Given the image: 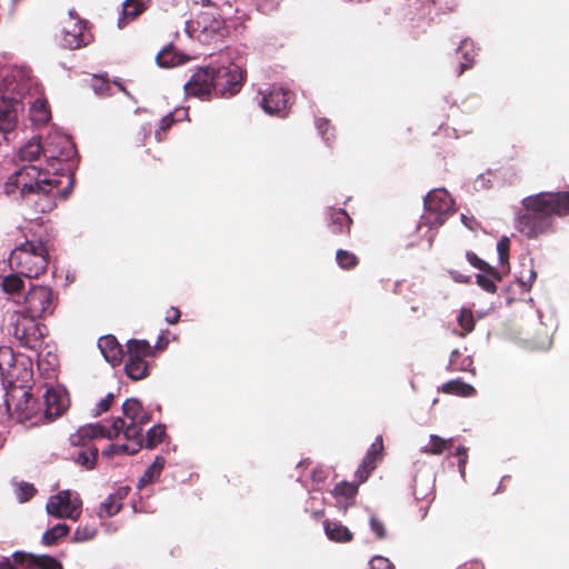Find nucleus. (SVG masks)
<instances>
[{"mask_svg": "<svg viewBox=\"0 0 569 569\" xmlns=\"http://www.w3.org/2000/svg\"><path fill=\"white\" fill-rule=\"evenodd\" d=\"M440 390L443 393L459 397H471L476 395V389L471 385L466 383L460 379L450 380L443 383Z\"/></svg>", "mask_w": 569, "mask_h": 569, "instance_id": "nucleus-25", "label": "nucleus"}, {"mask_svg": "<svg viewBox=\"0 0 569 569\" xmlns=\"http://www.w3.org/2000/svg\"><path fill=\"white\" fill-rule=\"evenodd\" d=\"M382 452H383L382 436H378L376 438V440L373 441V443L368 449V451L363 458V461L366 463H370L371 466L377 467V460H378V458H380L382 456Z\"/></svg>", "mask_w": 569, "mask_h": 569, "instance_id": "nucleus-37", "label": "nucleus"}, {"mask_svg": "<svg viewBox=\"0 0 569 569\" xmlns=\"http://www.w3.org/2000/svg\"><path fill=\"white\" fill-rule=\"evenodd\" d=\"M180 317H181V312L178 308L176 307H170L167 311H166V321L169 323V325H176L179 322L180 320Z\"/></svg>", "mask_w": 569, "mask_h": 569, "instance_id": "nucleus-54", "label": "nucleus"}, {"mask_svg": "<svg viewBox=\"0 0 569 569\" xmlns=\"http://www.w3.org/2000/svg\"><path fill=\"white\" fill-rule=\"evenodd\" d=\"M467 261L475 268L479 269L480 271H490L493 274H498V269L490 266L482 259H480L475 252L468 251L466 253Z\"/></svg>", "mask_w": 569, "mask_h": 569, "instance_id": "nucleus-42", "label": "nucleus"}, {"mask_svg": "<svg viewBox=\"0 0 569 569\" xmlns=\"http://www.w3.org/2000/svg\"><path fill=\"white\" fill-rule=\"evenodd\" d=\"M322 513H323V510H320V511L315 512V515H316V516H318V515H322Z\"/></svg>", "mask_w": 569, "mask_h": 569, "instance_id": "nucleus-61", "label": "nucleus"}, {"mask_svg": "<svg viewBox=\"0 0 569 569\" xmlns=\"http://www.w3.org/2000/svg\"><path fill=\"white\" fill-rule=\"evenodd\" d=\"M166 436L164 427L161 425L153 426L148 432L146 437V447L152 449L162 442Z\"/></svg>", "mask_w": 569, "mask_h": 569, "instance_id": "nucleus-40", "label": "nucleus"}, {"mask_svg": "<svg viewBox=\"0 0 569 569\" xmlns=\"http://www.w3.org/2000/svg\"><path fill=\"white\" fill-rule=\"evenodd\" d=\"M336 261L343 270H352L359 264V258L353 252L343 249L337 250Z\"/></svg>", "mask_w": 569, "mask_h": 569, "instance_id": "nucleus-34", "label": "nucleus"}, {"mask_svg": "<svg viewBox=\"0 0 569 569\" xmlns=\"http://www.w3.org/2000/svg\"><path fill=\"white\" fill-rule=\"evenodd\" d=\"M18 120L17 109L11 104H4L0 108V131L3 133L11 132Z\"/></svg>", "mask_w": 569, "mask_h": 569, "instance_id": "nucleus-27", "label": "nucleus"}, {"mask_svg": "<svg viewBox=\"0 0 569 569\" xmlns=\"http://www.w3.org/2000/svg\"><path fill=\"white\" fill-rule=\"evenodd\" d=\"M458 569H483V565L479 561H470L463 563Z\"/></svg>", "mask_w": 569, "mask_h": 569, "instance_id": "nucleus-57", "label": "nucleus"}, {"mask_svg": "<svg viewBox=\"0 0 569 569\" xmlns=\"http://www.w3.org/2000/svg\"><path fill=\"white\" fill-rule=\"evenodd\" d=\"M370 528L375 532L378 539H385L387 537V530L385 523L377 517L370 518Z\"/></svg>", "mask_w": 569, "mask_h": 569, "instance_id": "nucleus-51", "label": "nucleus"}, {"mask_svg": "<svg viewBox=\"0 0 569 569\" xmlns=\"http://www.w3.org/2000/svg\"><path fill=\"white\" fill-rule=\"evenodd\" d=\"M151 3V0H126L122 4V12L118 21V27L123 28L130 20L136 19L144 12Z\"/></svg>", "mask_w": 569, "mask_h": 569, "instance_id": "nucleus-21", "label": "nucleus"}, {"mask_svg": "<svg viewBox=\"0 0 569 569\" xmlns=\"http://www.w3.org/2000/svg\"><path fill=\"white\" fill-rule=\"evenodd\" d=\"M90 41V34L86 32V24L81 20L69 18L62 29L61 43L64 48L74 50L84 47Z\"/></svg>", "mask_w": 569, "mask_h": 569, "instance_id": "nucleus-17", "label": "nucleus"}, {"mask_svg": "<svg viewBox=\"0 0 569 569\" xmlns=\"http://www.w3.org/2000/svg\"><path fill=\"white\" fill-rule=\"evenodd\" d=\"M3 373L0 371V377L2 376Z\"/></svg>", "mask_w": 569, "mask_h": 569, "instance_id": "nucleus-62", "label": "nucleus"}, {"mask_svg": "<svg viewBox=\"0 0 569 569\" xmlns=\"http://www.w3.org/2000/svg\"><path fill=\"white\" fill-rule=\"evenodd\" d=\"M98 347L104 359L112 366H118L123 359L122 346L114 336H103L98 340Z\"/></svg>", "mask_w": 569, "mask_h": 569, "instance_id": "nucleus-20", "label": "nucleus"}, {"mask_svg": "<svg viewBox=\"0 0 569 569\" xmlns=\"http://www.w3.org/2000/svg\"><path fill=\"white\" fill-rule=\"evenodd\" d=\"M123 418H116L110 427L100 423L87 425L70 436L73 446L84 447L94 438L114 439L121 432L126 438H140L143 427L150 421L151 416L144 410L142 403L136 399H127L122 405Z\"/></svg>", "mask_w": 569, "mask_h": 569, "instance_id": "nucleus-3", "label": "nucleus"}, {"mask_svg": "<svg viewBox=\"0 0 569 569\" xmlns=\"http://www.w3.org/2000/svg\"><path fill=\"white\" fill-rule=\"evenodd\" d=\"M426 219L431 226H442L453 212V200L446 189H433L425 197Z\"/></svg>", "mask_w": 569, "mask_h": 569, "instance_id": "nucleus-10", "label": "nucleus"}, {"mask_svg": "<svg viewBox=\"0 0 569 569\" xmlns=\"http://www.w3.org/2000/svg\"><path fill=\"white\" fill-rule=\"evenodd\" d=\"M516 219L517 230L529 239L552 232L553 217L569 216V191L539 192L521 201Z\"/></svg>", "mask_w": 569, "mask_h": 569, "instance_id": "nucleus-2", "label": "nucleus"}, {"mask_svg": "<svg viewBox=\"0 0 569 569\" xmlns=\"http://www.w3.org/2000/svg\"><path fill=\"white\" fill-rule=\"evenodd\" d=\"M214 93L221 97H232L238 93L243 82V71L234 64L214 67Z\"/></svg>", "mask_w": 569, "mask_h": 569, "instance_id": "nucleus-12", "label": "nucleus"}, {"mask_svg": "<svg viewBox=\"0 0 569 569\" xmlns=\"http://www.w3.org/2000/svg\"><path fill=\"white\" fill-rule=\"evenodd\" d=\"M187 60L188 58L184 54L177 52L171 44L163 48L156 57L158 66L162 68L180 66L187 62Z\"/></svg>", "mask_w": 569, "mask_h": 569, "instance_id": "nucleus-23", "label": "nucleus"}, {"mask_svg": "<svg viewBox=\"0 0 569 569\" xmlns=\"http://www.w3.org/2000/svg\"><path fill=\"white\" fill-rule=\"evenodd\" d=\"M14 565L24 569H63L62 563L49 555H34L24 551L12 553Z\"/></svg>", "mask_w": 569, "mask_h": 569, "instance_id": "nucleus-18", "label": "nucleus"}, {"mask_svg": "<svg viewBox=\"0 0 569 569\" xmlns=\"http://www.w3.org/2000/svg\"><path fill=\"white\" fill-rule=\"evenodd\" d=\"M168 345V341L164 340L162 337L159 338L157 345H156V348L159 349V350H162L167 347Z\"/></svg>", "mask_w": 569, "mask_h": 569, "instance_id": "nucleus-60", "label": "nucleus"}, {"mask_svg": "<svg viewBox=\"0 0 569 569\" xmlns=\"http://www.w3.org/2000/svg\"><path fill=\"white\" fill-rule=\"evenodd\" d=\"M37 492V489L32 483L21 482L18 487V499L20 502L30 500Z\"/></svg>", "mask_w": 569, "mask_h": 569, "instance_id": "nucleus-47", "label": "nucleus"}, {"mask_svg": "<svg viewBox=\"0 0 569 569\" xmlns=\"http://www.w3.org/2000/svg\"><path fill=\"white\" fill-rule=\"evenodd\" d=\"M197 29L203 41L221 39L227 34L224 20L211 12H201L196 20Z\"/></svg>", "mask_w": 569, "mask_h": 569, "instance_id": "nucleus-15", "label": "nucleus"}, {"mask_svg": "<svg viewBox=\"0 0 569 569\" xmlns=\"http://www.w3.org/2000/svg\"><path fill=\"white\" fill-rule=\"evenodd\" d=\"M70 531V527L66 523H57L51 529H48L42 535V543L44 546H53L56 545L59 539L66 537Z\"/></svg>", "mask_w": 569, "mask_h": 569, "instance_id": "nucleus-33", "label": "nucleus"}, {"mask_svg": "<svg viewBox=\"0 0 569 569\" xmlns=\"http://www.w3.org/2000/svg\"><path fill=\"white\" fill-rule=\"evenodd\" d=\"M58 306V295L50 286L31 284L27 290L21 311L38 319L53 315Z\"/></svg>", "mask_w": 569, "mask_h": 569, "instance_id": "nucleus-8", "label": "nucleus"}, {"mask_svg": "<svg viewBox=\"0 0 569 569\" xmlns=\"http://www.w3.org/2000/svg\"><path fill=\"white\" fill-rule=\"evenodd\" d=\"M295 100V93L281 87H272L263 94L260 101L261 108L269 114L287 116Z\"/></svg>", "mask_w": 569, "mask_h": 569, "instance_id": "nucleus-14", "label": "nucleus"}, {"mask_svg": "<svg viewBox=\"0 0 569 569\" xmlns=\"http://www.w3.org/2000/svg\"><path fill=\"white\" fill-rule=\"evenodd\" d=\"M325 532L328 539L335 542H350L353 539L352 532L340 521L326 520L323 522Z\"/></svg>", "mask_w": 569, "mask_h": 569, "instance_id": "nucleus-22", "label": "nucleus"}, {"mask_svg": "<svg viewBox=\"0 0 569 569\" xmlns=\"http://www.w3.org/2000/svg\"><path fill=\"white\" fill-rule=\"evenodd\" d=\"M117 443L109 445L103 451L102 455L107 457H112L118 455Z\"/></svg>", "mask_w": 569, "mask_h": 569, "instance_id": "nucleus-58", "label": "nucleus"}, {"mask_svg": "<svg viewBox=\"0 0 569 569\" xmlns=\"http://www.w3.org/2000/svg\"><path fill=\"white\" fill-rule=\"evenodd\" d=\"M476 276L477 284L488 293L497 292V282L502 280V273L498 270V274H493L490 271H482Z\"/></svg>", "mask_w": 569, "mask_h": 569, "instance_id": "nucleus-31", "label": "nucleus"}, {"mask_svg": "<svg viewBox=\"0 0 569 569\" xmlns=\"http://www.w3.org/2000/svg\"><path fill=\"white\" fill-rule=\"evenodd\" d=\"M131 441V443L127 445H117L118 455H134L140 451L142 448V436L140 438H126Z\"/></svg>", "mask_w": 569, "mask_h": 569, "instance_id": "nucleus-43", "label": "nucleus"}, {"mask_svg": "<svg viewBox=\"0 0 569 569\" xmlns=\"http://www.w3.org/2000/svg\"><path fill=\"white\" fill-rule=\"evenodd\" d=\"M14 363L12 349L9 347H0V371L3 373L7 368Z\"/></svg>", "mask_w": 569, "mask_h": 569, "instance_id": "nucleus-46", "label": "nucleus"}, {"mask_svg": "<svg viewBox=\"0 0 569 569\" xmlns=\"http://www.w3.org/2000/svg\"><path fill=\"white\" fill-rule=\"evenodd\" d=\"M97 533H98L97 527L93 525L87 523L83 526H79L76 529L72 540L76 542H84V541L93 539L97 536Z\"/></svg>", "mask_w": 569, "mask_h": 569, "instance_id": "nucleus-41", "label": "nucleus"}, {"mask_svg": "<svg viewBox=\"0 0 569 569\" xmlns=\"http://www.w3.org/2000/svg\"><path fill=\"white\" fill-rule=\"evenodd\" d=\"M312 481L313 482H323L327 478V473L325 472L323 469L321 468H317L312 471Z\"/></svg>", "mask_w": 569, "mask_h": 569, "instance_id": "nucleus-56", "label": "nucleus"}, {"mask_svg": "<svg viewBox=\"0 0 569 569\" xmlns=\"http://www.w3.org/2000/svg\"><path fill=\"white\" fill-rule=\"evenodd\" d=\"M317 128L326 141H330V137L327 136L329 131L330 123L327 119L320 118L316 121Z\"/></svg>", "mask_w": 569, "mask_h": 569, "instance_id": "nucleus-55", "label": "nucleus"}, {"mask_svg": "<svg viewBox=\"0 0 569 569\" xmlns=\"http://www.w3.org/2000/svg\"><path fill=\"white\" fill-rule=\"evenodd\" d=\"M453 446V438L443 439L440 436L431 435L430 442L422 451L428 455H442L446 450Z\"/></svg>", "mask_w": 569, "mask_h": 569, "instance_id": "nucleus-32", "label": "nucleus"}, {"mask_svg": "<svg viewBox=\"0 0 569 569\" xmlns=\"http://www.w3.org/2000/svg\"><path fill=\"white\" fill-rule=\"evenodd\" d=\"M122 508V503L117 501L113 496H109L108 499L100 505L99 517H112L117 515Z\"/></svg>", "mask_w": 569, "mask_h": 569, "instance_id": "nucleus-39", "label": "nucleus"}, {"mask_svg": "<svg viewBox=\"0 0 569 569\" xmlns=\"http://www.w3.org/2000/svg\"><path fill=\"white\" fill-rule=\"evenodd\" d=\"M457 320L462 329V331L459 333L460 337H466L468 333L473 331L476 322L473 313L470 309L462 308Z\"/></svg>", "mask_w": 569, "mask_h": 569, "instance_id": "nucleus-36", "label": "nucleus"}, {"mask_svg": "<svg viewBox=\"0 0 569 569\" xmlns=\"http://www.w3.org/2000/svg\"><path fill=\"white\" fill-rule=\"evenodd\" d=\"M98 448L90 447L88 449H82L78 452L76 457V462L84 467L86 469H93L98 459Z\"/></svg>", "mask_w": 569, "mask_h": 569, "instance_id": "nucleus-35", "label": "nucleus"}, {"mask_svg": "<svg viewBox=\"0 0 569 569\" xmlns=\"http://www.w3.org/2000/svg\"><path fill=\"white\" fill-rule=\"evenodd\" d=\"M154 355L147 340L130 339L127 342V360L124 372L132 380H141L149 376L147 358Z\"/></svg>", "mask_w": 569, "mask_h": 569, "instance_id": "nucleus-9", "label": "nucleus"}, {"mask_svg": "<svg viewBox=\"0 0 569 569\" xmlns=\"http://www.w3.org/2000/svg\"><path fill=\"white\" fill-rule=\"evenodd\" d=\"M82 501L70 490H61L52 496L47 503L49 515L59 519L77 520L81 515Z\"/></svg>", "mask_w": 569, "mask_h": 569, "instance_id": "nucleus-11", "label": "nucleus"}, {"mask_svg": "<svg viewBox=\"0 0 569 569\" xmlns=\"http://www.w3.org/2000/svg\"><path fill=\"white\" fill-rule=\"evenodd\" d=\"M6 407L11 419L30 427L42 422L41 402L24 386H13L6 393Z\"/></svg>", "mask_w": 569, "mask_h": 569, "instance_id": "nucleus-5", "label": "nucleus"}, {"mask_svg": "<svg viewBox=\"0 0 569 569\" xmlns=\"http://www.w3.org/2000/svg\"><path fill=\"white\" fill-rule=\"evenodd\" d=\"M453 456L458 458L459 472L462 477H465L466 466L468 462V448L465 446L457 447Z\"/></svg>", "mask_w": 569, "mask_h": 569, "instance_id": "nucleus-49", "label": "nucleus"}, {"mask_svg": "<svg viewBox=\"0 0 569 569\" xmlns=\"http://www.w3.org/2000/svg\"><path fill=\"white\" fill-rule=\"evenodd\" d=\"M458 53L462 56L463 61L460 62L458 76L462 74L467 69L471 68L475 63V58L477 52L475 50L473 43L469 40L461 41Z\"/></svg>", "mask_w": 569, "mask_h": 569, "instance_id": "nucleus-29", "label": "nucleus"}, {"mask_svg": "<svg viewBox=\"0 0 569 569\" xmlns=\"http://www.w3.org/2000/svg\"><path fill=\"white\" fill-rule=\"evenodd\" d=\"M357 493L358 485L348 481H341L332 490L333 496L342 497L347 500L353 499L357 496Z\"/></svg>", "mask_w": 569, "mask_h": 569, "instance_id": "nucleus-38", "label": "nucleus"}, {"mask_svg": "<svg viewBox=\"0 0 569 569\" xmlns=\"http://www.w3.org/2000/svg\"><path fill=\"white\" fill-rule=\"evenodd\" d=\"M49 251L41 240L26 239L10 252L8 262L12 271L28 279H38L47 272Z\"/></svg>", "mask_w": 569, "mask_h": 569, "instance_id": "nucleus-4", "label": "nucleus"}, {"mask_svg": "<svg viewBox=\"0 0 569 569\" xmlns=\"http://www.w3.org/2000/svg\"><path fill=\"white\" fill-rule=\"evenodd\" d=\"M370 569H393V565L389 559L376 556L370 560Z\"/></svg>", "mask_w": 569, "mask_h": 569, "instance_id": "nucleus-52", "label": "nucleus"}, {"mask_svg": "<svg viewBox=\"0 0 569 569\" xmlns=\"http://www.w3.org/2000/svg\"><path fill=\"white\" fill-rule=\"evenodd\" d=\"M23 274L13 271L8 276H4L1 281V289L7 295H19L24 289V280L22 279Z\"/></svg>", "mask_w": 569, "mask_h": 569, "instance_id": "nucleus-28", "label": "nucleus"}, {"mask_svg": "<svg viewBox=\"0 0 569 569\" xmlns=\"http://www.w3.org/2000/svg\"><path fill=\"white\" fill-rule=\"evenodd\" d=\"M114 393L112 392H109L101 401H99L94 409H92V416L93 417H99L100 415L109 411V409L111 408L113 401H114Z\"/></svg>", "mask_w": 569, "mask_h": 569, "instance_id": "nucleus-44", "label": "nucleus"}, {"mask_svg": "<svg viewBox=\"0 0 569 569\" xmlns=\"http://www.w3.org/2000/svg\"><path fill=\"white\" fill-rule=\"evenodd\" d=\"M510 250V240L508 237H502L497 243V251L499 254L500 264H508Z\"/></svg>", "mask_w": 569, "mask_h": 569, "instance_id": "nucleus-45", "label": "nucleus"}, {"mask_svg": "<svg viewBox=\"0 0 569 569\" xmlns=\"http://www.w3.org/2000/svg\"><path fill=\"white\" fill-rule=\"evenodd\" d=\"M43 156V143L40 139L32 138L24 143L18 151V158L21 161L33 162Z\"/></svg>", "mask_w": 569, "mask_h": 569, "instance_id": "nucleus-24", "label": "nucleus"}, {"mask_svg": "<svg viewBox=\"0 0 569 569\" xmlns=\"http://www.w3.org/2000/svg\"><path fill=\"white\" fill-rule=\"evenodd\" d=\"M473 360L471 356L455 349L449 359L448 370L450 371H469L472 369Z\"/></svg>", "mask_w": 569, "mask_h": 569, "instance_id": "nucleus-26", "label": "nucleus"}, {"mask_svg": "<svg viewBox=\"0 0 569 569\" xmlns=\"http://www.w3.org/2000/svg\"><path fill=\"white\" fill-rule=\"evenodd\" d=\"M38 320V318L21 310L11 313L9 323L12 328V335L22 347L37 350L42 346L44 337L42 332L43 326Z\"/></svg>", "mask_w": 569, "mask_h": 569, "instance_id": "nucleus-7", "label": "nucleus"}, {"mask_svg": "<svg viewBox=\"0 0 569 569\" xmlns=\"http://www.w3.org/2000/svg\"><path fill=\"white\" fill-rule=\"evenodd\" d=\"M67 186L51 173L49 168L26 164L14 171L4 183L7 194L19 192L33 207L34 213H47L57 207V199L66 200L73 190L74 180L66 176Z\"/></svg>", "mask_w": 569, "mask_h": 569, "instance_id": "nucleus-1", "label": "nucleus"}, {"mask_svg": "<svg viewBox=\"0 0 569 569\" xmlns=\"http://www.w3.org/2000/svg\"><path fill=\"white\" fill-rule=\"evenodd\" d=\"M174 123L173 116L167 114L160 120V124L158 130L156 131V139L157 141L161 142L164 140L166 132L172 127Z\"/></svg>", "mask_w": 569, "mask_h": 569, "instance_id": "nucleus-48", "label": "nucleus"}, {"mask_svg": "<svg viewBox=\"0 0 569 569\" xmlns=\"http://www.w3.org/2000/svg\"><path fill=\"white\" fill-rule=\"evenodd\" d=\"M376 469V466H371L370 463H366L363 460L358 467L356 471V478L359 483L367 481L371 472Z\"/></svg>", "mask_w": 569, "mask_h": 569, "instance_id": "nucleus-50", "label": "nucleus"}, {"mask_svg": "<svg viewBox=\"0 0 569 569\" xmlns=\"http://www.w3.org/2000/svg\"><path fill=\"white\" fill-rule=\"evenodd\" d=\"M166 460L162 457H157L151 466L148 467V469L144 471L142 477L139 479L138 487L142 488L149 483H152L156 481L163 468H164Z\"/></svg>", "mask_w": 569, "mask_h": 569, "instance_id": "nucleus-30", "label": "nucleus"}, {"mask_svg": "<svg viewBox=\"0 0 569 569\" xmlns=\"http://www.w3.org/2000/svg\"><path fill=\"white\" fill-rule=\"evenodd\" d=\"M537 278V272L533 270L532 267H530V269L528 270V276H525L523 273L520 274L519 277V282L521 283L522 287L529 289L533 281L536 280Z\"/></svg>", "mask_w": 569, "mask_h": 569, "instance_id": "nucleus-53", "label": "nucleus"}, {"mask_svg": "<svg viewBox=\"0 0 569 569\" xmlns=\"http://www.w3.org/2000/svg\"><path fill=\"white\" fill-rule=\"evenodd\" d=\"M214 67L198 68L184 84L186 93L201 99L209 98L214 92Z\"/></svg>", "mask_w": 569, "mask_h": 569, "instance_id": "nucleus-13", "label": "nucleus"}, {"mask_svg": "<svg viewBox=\"0 0 569 569\" xmlns=\"http://www.w3.org/2000/svg\"><path fill=\"white\" fill-rule=\"evenodd\" d=\"M451 274H452V278L460 283H468L470 281V278L467 276L458 274V273H453V272H451Z\"/></svg>", "mask_w": 569, "mask_h": 569, "instance_id": "nucleus-59", "label": "nucleus"}, {"mask_svg": "<svg viewBox=\"0 0 569 569\" xmlns=\"http://www.w3.org/2000/svg\"><path fill=\"white\" fill-rule=\"evenodd\" d=\"M77 153L76 147L70 138L62 134H49L43 143V158L52 174L57 178L64 177L62 164L70 161Z\"/></svg>", "mask_w": 569, "mask_h": 569, "instance_id": "nucleus-6", "label": "nucleus"}, {"mask_svg": "<svg viewBox=\"0 0 569 569\" xmlns=\"http://www.w3.org/2000/svg\"><path fill=\"white\" fill-rule=\"evenodd\" d=\"M68 398L60 391L53 388L47 389L41 402L42 422H51L62 416L68 408Z\"/></svg>", "mask_w": 569, "mask_h": 569, "instance_id": "nucleus-16", "label": "nucleus"}, {"mask_svg": "<svg viewBox=\"0 0 569 569\" xmlns=\"http://www.w3.org/2000/svg\"><path fill=\"white\" fill-rule=\"evenodd\" d=\"M328 229L331 234H350L352 219L345 209L329 208L328 212Z\"/></svg>", "mask_w": 569, "mask_h": 569, "instance_id": "nucleus-19", "label": "nucleus"}]
</instances>
